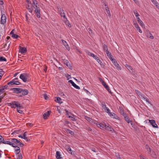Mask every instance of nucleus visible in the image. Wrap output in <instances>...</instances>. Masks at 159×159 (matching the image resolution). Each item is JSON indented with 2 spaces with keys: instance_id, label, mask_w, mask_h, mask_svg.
I'll use <instances>...</instances> for the list:
<instances>
[{
  "instance_id": "7ed1b4c3",
  "label": "nucleus",
  "mask_w": 159,
  "mask_h": 159,
  "mask_svg": "<svg viewBox=\"0 0 159 159\" xmlns=\"http://www.w3.org/2000/svg\"><path fill=\"white\" fill-rule=\"evenodd\" d=\"M20 78L24 82H26L29 80V75L26 73L21 74L20 76Z\"/></svg>"
},
{
  "instance_id": "6ab92c4d",
  "label": "nucleus",
  "mask_w": 159,
  "mask_h": 159,
  "mask_svg": "<svg viewBox=\"0 0 159 159\" xmlns=\"http://www.w3.org/2000/svg\"><path fill=\"white\" fill-rule=\"evenodd\" d=\"M15 148V152L16 154H18L20 152V148L19 147L16 146Z\"/></svg>"
},
{
  "instance_id": "2f4dec72",
  "label": "nucleus",
  "mask_w": 159,
  "mask_h": 159,
  "mask_svg": "<svg viewBox=\"0 0 159 159\" xmlns=\"http://www.w3.org/2000/svg\"><path fill=\"white\" fill-rule=\"evenodd\" d=\"M64 21H65V23L66 24V25H67L69 27H71V25L69 23V21L68 20H64Z\"/></svg>"
},
{
  "instance_id": "c03bdc74",
  "label": "nucleus",
  "mask_w": 159,
  "mask_h": 159,
  "mask_svg": "<svg viewBox=\"0 0 159 159\" xmlns=\"http://www.w3.org/2000/svg\"><path fill=\"white\" fill-rule=\"evenodd\" d=\"M110 60L112 61V63H113L114 65H115V64L117 63L116 60L115 59H114L112 58L111 59H110Z\"/></svg>"
},
{
  "instance_id": "6e6d98bb",
  "label": "nucleus",
  "mask_w": 159,
  "mask_h": 159,
  "mask_svg": "<svg viewBox=\"0 0 159 159\" xmlns=\"http://www.w3.org/2000/svg\"><path fill=\"white\" fill-rule=\"evenodd\" d=\"M144 98V99L146 101V102H147L148 103L150 104L151 105V103H150V102L149 101L148 99V98Z\"/></svg>"
},
{
  "instance_id": "f8f14e48",
  "label": "nucleus",
  "mask_w": 159,
  "mask_h": 159,
  "mask_svg": "<svg viewBox=\"0 0 159 159\" xmlns=\"http://www.w3.org/2000/svg\"><path fill=\"white\" fill-rule=\"evenodd\" d=\"M149 122L151 124L152 126L154 128H158V126L156 123L155 120H149Z\"/></svg>"
},
{
  "instance_id": "bf43d9fd",
  "label": "nucleus",
  "mask_w": 159,
  "mask_h": 159,
  "mask_svg": "<svg viewBox=\"0 0 159 159\" xmlns=\"http://www.w3.org/2000/svg\"><path fill=\"white\" fill-rule=\"evenodd\" d=\"M156 6V7L159 10V4L157 2L156 3V4H154Z\"/></svg>"
},
{
  "instance_id": "0eeeda50",
  "label": "nucleus",
  "mask_w": 159,
  "mask_h": 159,
  "mask_svg": "<svg viewBox=\"0 0 159 159\" xmlns=\"http://www.w3.org/2000/svg\"><path fill=\"white\" fill-rule=\"evenodd\" d=\"M20 84V83L18 81L13 80L7 83L8 85H19Z\"/></svg>"
},
{
  "instance_id": "cd10ccee",
  "label": "nucleus",
  "mask_w": 159,
  "mask_h": 159,
  "mask_svg": "<svg viewBox=\"0 0 159 159\" xmlns=\"http://www.w3.org/2000/svg\"><path fill=\"white\" fill-rule=\"evenodd\" d=\"M10 34L11 35L12 37L13 38L17 39L19 36L17 35L14 34L13 32V31H12L11 32Z\"/></svg>"
},
{
  "instance_id": "4468645a",
  "label": "nucleus",
  "mask_w": 159,
  "mask_h": 159,
  "mask_svg": "<svg viewBox=\"0 0 159 159\" xmlns=\"http://www.w3.org/2000/svg\"><path fill=\"white\" fill-rule=\"evenodd\" d=\"M134 27L136 28L137 30L140 33H142V31L140 28L139 25L136 23H134Z\"/></svg>"
},
{
  "instance_id": "2eb2a0df",
  "label": "nucleus",
  "mask_w": 159,
  "mask_h": 159,
  "mask_svg": "<svg viewBox=\"0 0 159 159\" xmlns=\"http://www.w3.org/2000/svg\"><path fill=\"white\" fill-rule=\"evenodd\" d=\"M68 82H69L76 89H80V87L76 85L72 80H70L68 81Z\"/></svg>"
},
{
  "instance_id": "ddd939ff",
  "label": "nucleus",
  "mask_w": 159,
  "mask_h": 159,
  "mask_svg": "<svg viewBox=\"0 0 159 159\" xmlns=\"http://www.w3.org/2000/svg\"><path fill=\"white\" fill-rule=\"evenodd\" d=\"M27 8L29 10L30 12L31 13L33 11V7L32 4L31 3L27 4Z\"/></svg>"
},
{
  "instance_id": "9d476101",
  "label": "nucleus",
  "mask_w": 159,
  "mask_h": 159,
  "mask_svg": "<svg viewBox=\"0 0 159 159\" xmlns=\"http://www.w3.org/2000/svg\"><path fill=\"white\" fill-rule=\"evenodd\" d=\"M108 114L111 118H115L116 119L119 120L120 118L116 115V114L113 112H110Z\"/></svg>"
},
{
  "instance_id": "338daca9",
  "label": "nucleus",
  "mask_w": 159,
  "mask_h": 159,
  "mask_svg": "<svg viewBox=\"0 0 159 159\" xmlns=\"http://www.w3.org/2000/svg\"><path fill=\"white\" fill-rule=\"evenodd\" d=\"M37 16L38 18H39L40 17V12L38 13H36Z\"/></svg>"
},
{
  "instance_id": "393cba45",
  "label": "nucleus",
  "mask_w": 159,
  "mask_h": 159,
  "mask_svg": "<svg viewBox=\"0 0 159 159\" xmlns=\"http://www.w3.org/2000/svg\"><path fill=\"white\" fill-rule=\"evenodd\" d=\"M124 117L125 120L128 123H130L131 125L132 124V121L131 120H130L128 116H126Z\"/></svg>"
},
{
  "instance_id": "20e7f679",
  "label": "nucleus",
  "mask_w": 159,
  "mask_h": 159,
  "mask_svg": "<svg viewBox=\"0 0 159 159\" xmlns=\"http://www.w3.org/2000/svg\"><path fill=\"white\" fill-rule=\"evenodd\" d=\"M9 105L11 106L12 108H15L16 107L18 108L21 107V106L18 101H14L12 103H9Z\"/></svg>"
},
{
  "instance_id": "a19ab883",
  "label": "nucleus",
  "mask_w": 159,
  "mask_h": 159,
  "mask_svg": "<svg viewBox=\"0 0 159 159\" xmlns=\"http://www.w3.org/2000/svg\"><path fill=\"white\" fill-rule=\"evenodd\" d=\"M104 110H105V112H107V113H108V114H109V113L111 112L110 111V109L107 107H106V108H105V109H104Z\"/></svg>"
},
{
  "instance_id": "39448f33",
  "label": "nucleus",
  "mask_w": 159,
  "mask_h": 159,
  "mask_svg": "<svg viewBox=\"0 0 159 159\" xmlns=\"http://www.w3.org/2000/svg\"><path fill=\"white\" fill-rule=\"evenodd\" d=\"M11 146L12 147H16L18 145L19 143H20L19 141L16 139H11Z\"/></svg>"
},
{
  "instance_id": "4c0bfd02",
  "label": "nucleus",
  "mask_w": 159,
  "mask_h": 159,
  "mask_svg": "<svg viewBox=\"0 0 159 159\" xmlns=\"http://www.w3.org/2000/svg\"><path fill=\"white\" fill-rule=\"evenodd\" d=\"M103 47L104 50L106 52H107V51H108L107 47L106 45L104 44Z\"/></svg>"
},
{
  "instance_id": "5701e85b",
  "label": "nucleus",
  "mask_w": 159,
  "mask_h": 159,
  "mask_svg": "<svg viewBox=\"0 0 159 159\" xmlns=\"http://www.w3.org/2000/svg\"><path fill=\"white\" fill-rule=\"evenodd\" d=\"M125 66L130 72H133V69L131 66L128 64H126Z\"/></svg>"
},
{
  "instance_id": "a878e982",
  "label": "nucleus",
  "mask_w": 159,
  "mask_h": 159,
  "mask_svg": "<svg viewBox=\"0 0 159 159\" xmlns=\"http://www.w3.org/2000/svg\"><path fill=\"white\" fill-rule=\"evenodd\" d=\"M19 137L25 140L27 142H28L30 141V139L28 138L23 135V136H21V135H19Z\"/></svg>"
},
{
  "instance_id": "774afa93",
  "label": "nucleus",
  "mask_w": 159,
  "mask_h": 159,
  "mask_svg": "<svg viewBox=\"0 0 159 159\" xmlns=\"http://www.w3.org/2000/svg\"><path fill=\"white\" fill-rule=\"evenodd\" d=\"M139 157L141 159H144V158H145L144 156H143L142 155H140L139 156Z\"/></svg>"
},
{
  "instance_id": "9b49d317",
  "label": "nucleus",
  "mask_w": 159,
  "mask_h": 159,
  "mask_svg": "<svg viewBox=\"0 0 159 159\" xmlns=\"http://www.w3.org/2000/svg\"><path fill=\"white\" fill-rule=\"evenodd\" d=\"M86 52L87 55L90 56L91 57H93L94 59L96 60H97V59L98 58V57L96 55H95L94 54L90 52Z\"/></svg>"
},
{
  "instance_id": "72a5a7b5",
  "label": "nucleus",
  "mask_w": 159,
  "mask_h": 159,
  "mask_svg": "<svg viewBox=\"0 0 159 159\" xmlns=\"http://www.w3.org/2000/svg\"><path fill=\"white\" fill-rule=\"evenodd\" d=\"M3 143H4V144H8V145H9L11 146V141L10 142V141H3Z\"/></svg>"
},
{
  "instance_id": "0e129e2a",
  "label": "nucleus",
  "mask_w": 159,
  "mask_h": 159,
  "mask_svg": "<svg viewBox=\"0 0 159 159\" xmlns=\"http://www.w3.org/2000/svg\"><path fill=\"white\" fill-rule=\"evenodd\" d=\"M86 129L87 130H89L90 131H92V129H91L90 127H89V126L87 127L86 128Z\"/></svg>"
},
{
  "instance_id": "c756f323",
  "label": "nucleus",
  "mask_w": 159,
  "mask_h": 159,
  "mask_svg": "<svg viewBox=\"0 0 159 159\" xmlns=\"http://www.w3.org/2000/svg\"><path fill=\"white\" fill-rule=\"evenodd\" d=\"M106 53L107 54V56L110 59H111L112 58V56L111 55L110 52L109 51H107V52H106Z\"/></svg>"
},
{
  "instance_id": "bb28decb",
  "label": "nucleus",
  "mask_w": 159,
  "mask_h": 159,
  "mask_svg": "<svg viewBox=\"0 0 159 159\" xmlns=\"http://www.w3.org/2000/svg\"><path fill=\"white\" fill-rule=\"evenodd\" d=\"M105 9L107 14L108 16H109L110 17L111 16V14L110 13V12L109 10V7H106Z\"/></svg>"
},
{
  "instance_id": "49530a36",
  "label": "nucleus",
  "mask_w": 159,
  "mask_h": 159,
  "mask_svg": "<svg viewBox=\"0 0 159 159\" xmlns=\"http://www.w3.org/2000/svg\"><path fill=\"white\" fill-rule=\"evenodd\" d=\"M4 140V138L2 137V136L0 135V143H2Z\"/></svg>"
},
{
  "instance_id": "58836bf2",
  "label": "nucleus",
  "mask_w": 159,
  "mask_h": 159,
  "mask_svg": "<svg viewBox=\"0 0 159 159\" xmlns=\"http://www.w3.org/2000/svg\"><path fill=\"white\" fill-rule=\"evenodd\" d=\"M22 108V106H21V107H20V108L18 107L17 108V112L20 114L23 113V111L21 110H20V109Z\"/></svg>"
},
{
  "instance_id": "a211bd4d",
  "label": "nucleus",
  "mask_w": 159,
  "mask_h": 159,
  "mask_svg": "<svg viewBox=\"0 0 159 159\" xmlns=\"http://www.w3.org/2000/svg\"><path fill=\"white\" fill-rule=\"evenodd\" d=\"M62 42L63 43V44L64 45L65 47L66 48V49L68 50V51H69L70 50V48L68 44L66 42L63 40H62Z\"/></svg>"
},
{
  "instance_id": "e433bc0d",
  "label": "nucleus",
  "mask_w": 159,
  "mask_h": 159,
  "mask_svg": "<svg viewBox=\"0 0 159 159\" xmlns=\"http://www.w3.org/2000/svg\"><path fill=\"white\" fill-rule=\"evenodd\" d=\"M66 131L67 132L69 133L71 135H73L74 134V132L73 131H72L69 129H67Z\"/></svg>"
},
{
  "instance_id": "e2e57ef3",
  "label": "nucleus",
  "mask_w": 159,
  "mask_h": 159,
  "mask_svg": "<svg viewBox=\"0 0 159 159\" xmlns=\"http://www.w3.org/2000/svg\"><path fill=\"white\" fill-rule=\"evenodd\" d=\"M20 143H19L18 146H19L20 147H22L24 146V144L21 143L20 141L19 142Z\"/></svg>"
},
{
  "instance_id": "4d7b16f0",
  "label": "nucleus",
  "mask_w": 159,
  "mask_h": 159,
  "mask_svg": "<svg viewBox=\"0 0 159 159\" xmlns=\"http://www.w3.org/2000/svg\"><path fill=\"white\" fill-rule=\"evenodd\" d=\"M38 159H45V157L41 156H39L38 157Z\"/></svg>"
},
{
  "instance_id": "13d9d810",
  "label": "nucleus",
  "mask_w": 159,
  "mask_h": 159,
  "mask_svg": "<svg viewBox=\"0 0 159 159\" xmlns=\"http://www.w3.org/2000/svg\"><path fill=\"white\" fill-rule=\"evenodd\" d=\"M65 64H66V65L67 66H70V63L68 61H65Z\"/></svg>"
},
{
  "instance_id": "f3484780",
  "label": "nucleus",
  "mask_w": 159,
  "mask_h": 159,
  "mask_svg": "<svg viewBox=\"0 0 159 159\" xmlns=\"http://www.w3.org/2000/svg\"><path fill=\"white\" fill-rule=\"evenodd\" d=\"M6 22V17L5 14H3L1 18V23L4 24Z\"/></svg>"
},
{
  "instance_id": "473e14b6",
  "label": "nucleus",
  "mask_w": 159,
  "mask_h": 159,
  "mask_svg": "<svg viewBox=\"0 0 159 159\" xmlns=\"http://www.w3.org/2000/svg\"><path fill=\"white\" fill-rule=\"evenodd\" d=\"M55 100L56 102H58L59 103H61L62 102L61 101V99L59 97H57V98L56 99H55Z\"/></svg>"
},
{
  "instance_id": "4be33fe9",
  "label": "nucleus",
  "mask_w": 159,
  "mask_h": 159,
  "mask_svg": "<svg viewBox=\"0 0 159 159\" xmlns=\"http://www.w3.org/2000/svg\"><path fill=\"white\" fill-rule=\"evenodd\" d=\"M102 84L109 92H110V90L109 86L106 84L105 82H103Z\"/></svg>"
},
{
  "instance_id": "7c9ffc66",
  "label": "nucleus",
  "mask_w": 159,
  "mask_h": 159,
  "mask_svg": "<svg viewBox=\"0 0 159 159\" xmlns=\"http://www.w3.org/2000/svg\"><path fill=\"white\" fill-rule=\"evenodd\" d=\"M60 15L61 17H63L64 18V20H67V18L66 17V16H65V14L64 12V11L63 12H62V13H61Z\"/></svg>"
},
{
  "instance_id": "37998d69",
  "label": "nucleus",
  "mask_w": 159,
  "mask_h": 159,
  "mask_svg": "<svg viewBox=\"0 0 159 159\" xmlns=\"http://www.w3.org/2000/svg\"><path fill=\"white\" fill-rule=\"evenodd\" d=\"M110 60L112 61V63H113L114 65H115V64L117 63L116 60L115 59H114L112 58L111 59H110Z\"/></svg>"
},
{
  "instance_id": "09e8293b",
  "label": "nucleus",
  "mask_w": 159,
  "mask_h": 159,
  "mask_svg": "<svg viewBox=\"0 0 159 159\" xmlns=\"http://www.w3.org/2000/svg\"><path fill=\"white\" fill-rule=\"evenodd\" d=\"M135 92L139 95H140L142 97V94L139 90H136Z\"/></svg>"
},
{
  "instance_id": "603ef678",
  "label": "nucleus",
  "mask_w": 159,
  "mask_h": 159,
  "mask_svg": "<svg viewBox=\"0 0 159 159\" xmlns=\"http://www.w3.org/2000/svg\"><path fill=\"white\" fill-rule=\"evenodd\" d=\"M68 151L71 154H72V153L71 152L72 150L71 149V148L70 147H69L67 149Z\"/></svg>"
},
{
  "instance_id": "aec40b11",
  "label": "nucleus",
  "mask_w": 159,
  "mask_h": 159,
  "mask_svg": "<svg viewBox=\"0 0 159 159\" xmlns=\"http://www.w3.org/2000/svg\"><path fill=\"white\" fill-rule=\"evenodd\" d=\"M105 129L107 130L108 131H111L112 132H113L114 131V129L113 128H111L110 126L107 125H106Z\"/></svg>"
},
{
  "instance_id": "69168bd1",
  "label": "nucleus",
  "mask_w": 159,
  "mask_h": 159,
  "mask_svg": "<svg viewBox=\"0 0 159 159\" xmlns=\"http://www.w3.org/2000/svg\"><path fill=\"white\" fill-rule=\"evenodd\" d=\"M4 90L5 89L2 88L0 89V91H1V93H2L4 92Z\"/></svg>"
},
{
  "instance_id": "ea45409f",
  "label": "nucleus",
  "mask_w": 159,
  "mask_h": 159,
  "mask_svg": "<svg viewBox=\"0 0 159 159\" xmlns=\"http://www.w3.org/2000/svg\"><path fill=\"white\" fill-rule=\"evenodd\" d=\"M58 10L60 14L61 13H62V12H63L64 11L60 7H58Z\"/></svg>"
},
{
  "instance_id": "f704fd0d",
  "label": "nucleus",
  "mask_w": 159,
  "mask_h": 159,
  "mask_svg": "<svg viewBox=\"0 0 159 159\" xmlns=\"http://www.w3.org/2000/svg\"><path fill=\"white\" fill-rule=\"evenodd\" d=\"M97 62L100 65L102 66H103V64L102 63V61L100 60V59L98 58L96 60Z\"/></svg>"
},
{
  "instance_id": "052dcab7",
  "label": "nucleus",
  "mask_w": 159,
  "mask_h": 159,
  "mask_svg": "<svg viewBox=\"0 0 159 159\" xmlns=\"http://www.w3.org/2000/svg\"><path fill=\"white\" fill-rule=\"evenodd\" d=\"M43 96H44V98L45 99L48 100V96L46 95V94H44Z\"/></svg>"
},
{
  "instance_id": "f257e3e1",
  "label": "nucleus",
  "mask_w": 159,
  "mask_h": 159,
  "mask_svg": "<svg viewBox=\"0 0 159 159\" xmlns=\"http://www.w3.org/2000/svg\"><path fill=\"white\" fill-rule=\"evenodd\" d=\"M11 90L13 91V93L16 94L21 93L23 96L27 95L29 93V91L26 89H23L20 88H13Z\"/></svg>"
},
{
  "instance_id": "423d86ee",
  "label": "nucleus",
  "mask_w": 159,
  "mask_h": 159,
  "mask_svg": "<svg viewBox=\"0 0 159 159\" xmlns=\"http://www.w3.org/2000/svg\"><path fill=\"white\" fill-rule=\"evenodd\" d=\"M32 6L35 9L39 8V5L38 4V2L37 0H33Z\"/></svg>"
},
{
  "instance_id": "79ce46f5",
  "label": "nucleus",
  "mask_w": 159,
  "mask_h": 159,
  "mask_svg": "<svg viewBox=\"0 0 159 159\" xmlns=\"http://www.w3.org/2000/svg\"><path fill=\"white\" fill-rule=\"evenodd\" d=\"M120 113L121 114L124 116H126V113H125L124 111L123 110H120Z\"/></svg>"
},
{
  "instance_id": "864d4df0",
  "label": "nucleus",
  "mask_w": 159,
  "mask_h": 159,
  "mask_svg": "<svg viewBox=\"0 0 159 159\" xmlns=\"http://www.w3.org/2000/svg\"><path fill=\"white\" fill-rule=\"evenodd\" d=\"M34 11L36 14L40 12V9L39 8H36L35 10Z\"/></svg>"
},
{
  "instance_id": "c9c22d12",
  "label": "nucleus",
  "mask_w": 159,
  "mask_h": 159,
  "mask_svg": "<svg viewBox=\"0 0 159 159\" xmlns=\"http://www.w3.org/2000/svg\"><path fill=\"white\" fill-rule=\"evenodd\" d=\"M85 119L86 120H87V121H89V122H91L92 121V119L90 118L88 116H85Z\"/></svg>"
},
{
  "instance_id": "8fccbe9b",
  "label": "nucleus",
  "mask_w": 159,
  "mask_h": 159,
  "mask_svg": "<svg viewBox=\"0 0 159 159\" xmlns=\"http://www.w3.org/2000/svg\"><path fill=\"white\" fill-rule=\"evenodd\" d=\"M23 156L21 154H19L18 156V157L17 158V159H22Z\"/></svg>"
},
{
  "instance_id": "c85d7f7f",
  "label": "nucleus",
  "mask_w": 159,
  "mask_h": 159,
  "mask_svg": "<svg viewBox=\"0 0 159 159\" xmlns=\"http://www.w3.org/2000/svg\"><path fill=\"white\" fill-rule=\"evenodd\" d=\"M116 67V68L117 70H121V67L120 66V65L117 63L116 64H115V65H114Z\"/></svg>"
},
{
  "instance_id": "a18cd8bd",
  "label": "nucleus",
  "mask_w": 159,
  "mask_h": 159,
  "mask_svg": "<svg viewBox=\"0 0 159 159\" xmlns=\"http://www.w3.org/2000/svg\"><path fill=\"white\" fill-rule=\"evenodd\" d=\"M7 60L4 57H0V61H6Z\"/></svg>"
},
{
  "instance_id": "f03ea898",
  "label": "nucleus",
  "mask_w": 159,
  "mask_h": 159,
  "mask_svg": "<svg viewBox=\"0 0 159 159\" xmlns=\"http://www.w3.org/2000/svg\"><path fill=\"white\" fill-rule=\"evenodd\" d=\"M134 14H135L138 23L140 24V25L143 27V28H144L145 27V25L144 24L143 22L139 18V14L138 13L137 11L136 10H134Z\"/></svg>"
},
{
  "instance_id": "5fc2aeb1",
  "label": "nucleus",
  "mask_w": 159,
  "mask_h": 159,
  "mask_svg": "<svg viewBox=\"0 0 159 159\" xmlns=\"http://www.w3.org/2000/svg\"><path fill=\"white\" fill-rule=\"evenodd\" d=\"M102 108L104 109H105V108H106L107 107H106V105H105V103H104V102H102Z\"/></svg>"
},
{
  "instance_id": "3c124183",
  "label": "nucleus",
  "mask_w": 159,
  "mask_h": 159,
  "mask_svg": "<svg viewBox=\"0 0 159 159\" xmlns=\"http://www.w3.org/2000/svg\"><path fill=\"white\" fill-rule=\"evenodd\" d=\"M146 149H147V151H148L149 153H150L151 152V149L148 146H146Z\"/></svg>"
},
{
  "instance_id": "b1692460",
  "label": "nucleus",
  "mask_w": 159,
  "mask_h": 159,
  "mask_svg": "<svg viewBox=\"0 0 159 159\" xmlns=\"http://www.w3.org/2000/svg\"><path fill=\"white\" fill-rule=\"evenodd\" d=\"M56 158L57 159H62V158L61 157V155L59 151H57L56 153Z\"/></svg>"
},
{
  "instance_id": "680f3d73",
  "label": "nucleus",
  "mask_w": 159,
  "mask_h": 159,
  "mask_svg": "<svg viewBox=\"0 0 159 159\" xmlns=\"http://www.w3.org/2000/svg\"><path fill=\"white\" fill-rule=\"evenodd\" d=\"M68 117L69 118H71V120H75V118L74 116H69Z\"/></svg>"
},
{
  "instance_id": "412c9836",
  "label": "nucleus",
  "mask_w": 159,
  "mask_h": 159,
  "mask_svg": "<svg viewBox=\"0 0 159 159\" xmlns=\"http://www.w3.org/2000/svg\"><path fill=\"white\" fill-rule=\"evenodd\" d=\"M50 111H48L47 112L45 113L43 115V118L45 119H47L48 118V117L49 116L50 113Z\"/></svg>"
},
{
  "instance_id": "1a4fd4ad",
  "label": "nucleus",
  "mask_w": 159,
  "mask_h": 159,
  "mask_svg": "<svg viewBox=\"0 0 159 159\" xmlns=\"http://www.w3.org/2000/svg\"><path fill=\"white\" fill-rule=\"evenodd\" d=\"M97 126L102 129H105L106 126V125L105 124L98 123L97 124Z\"/></svg>"
},
{
  "instance_id": "dca6fc26",
  "label": "nucleus",
  "mask_w": 159,
  "mask_h": 159,
  "mask_svg": "<svg viewBox=\"0 0 159 159\" xmlns=\"http://www.w3.org/2000/svg\"><path fill=\"white\" fill-rule=\"evenodd\" d=\"M20 52L22 54L25 53L27 52V50L26 48L24 47H22L20 46Z\"/></svg>"
},
{
  "instance_id": "6e6552de",
  "label": "nucleus",
  "mask_w": 159,
  "mask_h": 159,
  "mask_svg": "<svg viewBox=\"0 0 159 159\" xmlns=\"http://www.w3.org/2000/svg\"><path fill=\"white\" fill-rule=\"evenodd\" d=\"M146 36L151 39H154V37L149 31H147L145 33Z\"/></svg>"
},
{
  "instance_id": "de8ad7c7",
  "label": "nucleus",
  "mask_w": 159,
  "mask_h": 159,
  "mask_svg": "<svg viewBox=\"0 0 159 159\" xmlns=\"http://www.w3.org/2000/svg\"><path fill=\"white\" fill-rule=\"evenodd\" d=\"M151 154L152 157L153 158H156V155L155 154V153L154 152H152Z\"/></svg>"
}]
</instances>
